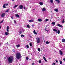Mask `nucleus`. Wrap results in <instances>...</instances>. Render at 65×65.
<instances>
[{
	"label": "nucleus",
	"instance_id": "f257e3e1",
	"mask_svg": "<svg viewBox=\"0 0 65 65\" xmlns=\"http://www.w3.org/2000/svg\"><path fill=\"white\" fill-rule=\"evenodd\" d=\"M16 58L17 59H19L20 58H22L21 54L20 52L17 53L16 54Z\"/></svg>",
	"mask_w": 65,
	"mask_h": 65
},
{
	"label": "nucleus",
	"instance_id": "f03ea898",
	"mask_svg": "<svg viewBox=\"0 0 65 65\" xmlns=\"http://www.w3.org/2000/svg\"><path fill=\"white\" fill-rule=\"evenodd\" d=\"M13 60V57H10L8 58V61L9 63H11L12 62Z\"/></svg>",
	"mask_w": 65,
	"mask_h": 65
},
{
	"label": "nucleus",
	"instance_id": "7ed1b4c3",
	"mask_svg": "<svg viewBox=\"0 0 65 65\" xmlns=\"http://www.w3.org/2000/svg\"><path fill=\"white\" fill-rule=\"evenodd\" d=\"M37 39V42L38 43H40V39L39 38H36Z\"/></svg>",
	"mask_w": 65,
	"mask_h": 65
},
{
	"label": "nucleus",
	"instance_id": "20e7f679",
	"mask_svg": "<svg viewBox=\"0 0 65 65\" xmlns=\"http://www.w3.org/2000/svg\"><path fill=\"white\" fill-rule=\"evenodd\" d=\"M57 26H59V27H61V28H63V26L59 24H57Z\"/></svg>",
	"mask_w": 65,
	"mask_h": 65
},
{
	"label": "nucleus",
	"instance_id": "39448f33",
	"mask_svg": "<svg viewBox=\"0 0 65 65\" xmlns=\"http://www.w3.org/2000/svg\"><path fill=\"white\" fill-rule=\"evenodd\" d=\"M59 54L60 55H63V52L61 50H59Z\"/></svg>",
	"mask_w": 65,
	"mask_h": 65
},
{
	"label": "nucleus",
	"instance_id": "423d86ee",
	"mask_svg": "<svg viewBox=\"0 0 65 65\" xmlns=\"http://www.w3.org/2000/svg\"><path fill=\"white\" fill-rule=\"evenodd\" d=\"M19 8L20 9H22L23 7V6L22 5H21L19 6Z\"/></svg>",
	"mask_w": 65,
	"mask_h": 65
},
{
	"label": "nucleus",
	"instance_id": "0eeeda50",
	"mask_svg": "<svg viewBox=\"0 0 65 65\" xmlns=\"http://www.w3.org/2000/svg\"><path fill=\"white\" fill-rule=\"evenodd\" d=\"M39 4L40 5H42L43 4V3H42V2H40Z\"/></svg>",
	"mask_w": 65,
	"mask_h": 65
},
{
	"label": "nucleus",
	"instance_id": "6e6552de",
	"mask_svg": "<svg viewBox=\"0 0 65 65\" xmlns=\"http://www.w3.org/2000/svg\"><path fill=\"white\" fill-rule=\"evenodd\" d=\"M1 16L2 17H4V16H5V13H3L2 14Z\"/></svg>",
	"mask_w": 65,
	"mask_h": 65
},
{
	"label": "nucleus",
	"instance_id": "1a4fd4ad",
	"mask_svg": "<svg viewBox=\"0 0 65 65\" xmlns=\"http://www.w3.org/2000/svg\"><path fill=\"white\" fill-rule=\"evenodd\" d=\"M54 11L57 12L58 11V9H54Z\"/></svg>",
	"mask_w": 65,
	"mask_h": 65
},
{
	"label": "nucleus",
	"instance_id": "9d476101",
	"mask_svg": "<svg viewBox=\"0 0 65 65\" xmlns=\"http://www.w3.org/2000/svg\"><path fill=\"white\" fill-rule=\"evenodd\" d=\"M9 26H7V32H9Z\"/></svg>",
	"mask_w": 65,
	"mask_h": 65
},
{
	"label": "nucleus",
	"instance_id": "9b49d317",
	"mask_svg": "<svg viewBox=\"0 0 65 65\" xmlns=\"http://www.w3.org/2000/svg\"><path fill=\"white\" fill-rule=\"evenodd\" d=\"M15 15L16 17H17V18H20V16L18 14H16Z\"/></svg>",
	"mask_w": 65,
	"mask_h": 65
},
{
	"label": "nucleus",
	"instance_id": "f8f14e48",
	"mask_svg": "<svg viewBox=\"0 0 65 65\" xmlns=\"http://www.w3.org/2000/svg\"><path fill=\"white\" fill-rule=\"evenodd\" d=\"M53 31L54 32H56V33H57V30H56V29H53Z\"/></svg>",
	"mask_w": 65,
	"mask_h": 65
},
{
	"label": "nucleus",
	"instance_id": "ddd939ff",
	"mask_svg": "<svg viewBox=\"0 0 65 65\" xmlns=\"http://www.w3.org/2000/svg\"><path fill=\"white\" fill-rule=\"evenodd\" d=\"M58 3H59L60 2V0H55Z\"/></svg>",
	"mask_w": 65,
	"mask_h": 65
},
{
	"label": "nucleus",
	"instance_id": "4468645a",
	"mask_svg": "<svg viewBox=\"0 0 65 65\" xmlns=\"http://www.w3.org/2000/svg\"><path fill=\"white\" fill-rule=\"evenodd\" d=\"M42 10L43 11H45V10H46V9H45V8H44L42 9Z\"/></svg>",
	"mask_w": 65,
	"mask_h": 65
},
{
	"label": "nucleus",
	"instance_id": "2eb2a0df",
	"mask_svg": "<svg viewBox=\"0 0 65 65\" xmlns=\"http://www.w3.org/2000/svg\"><path fill=\"white\" fill-rule=\"evenodd\" d=\"M16 46L17 48L19 47H20V44H18V45H17Z\"/></svg>",
	"mask_w": 65,
	"mask_h": 65
},
{
	"label": "nucleus",
	"instance_id": "dca6fc26",
	"mask_svg": "<svg viewBox=\"0 0 65 65\" xmlns=\"http://www.w3.org/2000/svg\"><path fill=\"white\" fill-rule=\"evenodd\" d=\"M33 33L35 34H37V33L35 32V30L34 31Z\"/></svg>",
	"mask_w": 65,
	"mask_h": 65
},
{
	"label": "nucleus",
	"instance_id": "f3484780",
	"mask_svg": "<svg viewBox=\"0 0 65 65\" xmlns=\"http://www.w3.org/2000/svg\"><path fill=\"white\" fill-rule=\"evenodd\" d=\"M5 35H8V34H9V33L7 32H5Z\"/></svg>",
	"mask_w": 65,
	"mask_h": 65
},
{
	"label": "nucleus",
	"instance_id": "a211bd4d",
	"mask_svg": "<svg viewBox=\"0 0 65 65\" xmlns=\"http://www.w3.org/2000/svg\"><path fill=\"white\" fill-rule=\"evenodd\" d=\"M62 41L63 42H65V39H63L62 40Z\"/></svg>",
	"mask_w": 65,
	"mask_h": 65
},
{
	"label": "nucleus",
	"instance_id": "6ab92c4d",
	"mask_svg": "<svg viewBox=\"0 0 65 65\" xmlns=\"http://www.w3.org/2000/svg\"><path fill=\"white\" fill-rule=\"evenodd\" d=\"M38 20L39 22H41V21H42V20L40 19H38Z\"/></svg>",
	"mask_w": 65,
	"mask_h": 65
},
{
	"label": "nucleus",
	"instance_id": "aec40b11",
	"mask_svg": "<svg viewBox=\"0 0 65 65\" xmlns=\"http://www.w3.org/2000/svg\"><path fill=\"white\" fill-rule=\"evenodd\" d=\"M29 22H32L33 21V20H30L28 21Z\"/></svg>",
	"mask_w": 65,
	"mask_h": 65
},
{
	"label": "nucleus",
	"instance_id": "412c9836",
	"mask_svg": "<svg viewBox=\"0 0 65 65\" xmlns=\"http://www.w3.org/2000/svg\"><path fill=\"white\" fill-rule=\"evenodd\" d=\"M50 1L51 2V3H53V0H50Z\"/></svg>",
	"mask_w": 65,
	"mask_h": 65
},
{
	"label": "nucleus",
	"instance_id": "4be33fe9",
	"mask_svg": "<svg viewBox=\"0 0 65 65\" xmlns=\"http://www.w3.org/2000/svg\"><path fill=\"white\" fill-rule=\"evenodd\" d=\"M21 37H25V36L24 35H21Z\"/></svg>",
	"mask_w": 65,
	"mask_h": 65
},
{
	"label": "nucleus",
	"instance_id": "5701e85b",
	"mask_svg": "<svg viewBox=\"0 0 65 65\" xmlns=\"http://www.w3.org/2000/svg\"><path fill=\"white\" fill-rule=\"evenodd\" d=\"M46 43L47 44H49L50 43V42H48V41H46Z\"/></svg>",
	"mask_w": 65,
	"mask_h": 65
},
{
	"label": "nucleus",
	"instance_id": "b1692460",
	"mask_svg": "<svg viewBox=\"0 0 65 65\" xmlns=\"http://www.w3.org/2000/svg\"><path fill=\"white\" fill-rule=\"evenodd\" d=\"M9 10V9H8L6 11V12H8Z\"/></svg>",
	"mask_w": 65,
	"mask_h": 65
},
{
	"label": "nucleus",
	"instance_id": "393cba45",
	"mask_svg": "<svg viewBox=\"0 0 65 65\" xmlns=\"http://www.w3.org/2000/svg\"><path fill=\"white\" fill-rule=\"evenodd\" d=\"M60 30H58L57 31V33H58V34H60Z\"/></svg>",
	"mask_w": 65,
	"mask_h": 65
},
{
	"label": "nucleus",
	"instance_id": "a878e982",
	"mask_svg": "<svg viewBox=\"0 0 65 65\" xmlns=\"http://www.w3.org/2000/svg\"><path fill=\"white\" fill-rule=\"evenodd\" d=\"M59 62L60 64H63V62H62V61H60Z\"/></svg>",
	"mask_w": 65,
	"mask_h": 65
},
{
	"label": "nucleus",
	"instance_id": "bb28decb",
	"mask_svg": "<svg viewBox=\"0 0 65 65\" xmlns=\"http://www.w3.org/2000/svg\"><path fill=\"white\" fill-rule=\"evenodd\" d=\"M26 47H27V48H29V46L28 45H27Z\"/></svg>",
	"mask_w": 65,
	"mask_h": 65
},
{
	"label": "nucleus",
	"instance_id": "cd10ccee",
	"mask_svg": "<svg viewBox=\"0 0 65 65\" xmlns=\"http://www.w3.org/2000/svg\"><path fill=\"white\" fill-rule=\"evenodd\" d=\"M65 22V19H64L62 21V23H64Z\"/></svg>",
	"mask_w": 65,
	"mask_h": 65
},
{
	"label": "nucleus",
	"instance_id": "c85d7f7f",
	"mask_svg": "<svg viewBox=\"0 0 65 65\" xmlns=\"http://www.w3.org/2000/svg\"><path fill=\"white\" fill-rule=\"evenodd\" d=\"M27 26L28 28H30V26H29V25H27Z\"/></svg>",
	"mask_w": 65,
	"mask_h": 65
},
{
	"label": "nucleus",
	"instance_id": "c756f323",
	"mask_svg": "<svg viewBox=\"0 0 65 65\" xmlns=\"http://www.w3.org/2000/svg\"><path fill=\"white\" fill-rule=\"evenodd\" d=\"M3 21H4V20H3L1 21L0 22V24H1V23H2L3 22Z\"/></svg>",
	"mask_w": 65,
	"mask_h": 65
},
{
	"label": "nucleus",
	"instance_id": "7c9ffc66",
	"mask_svg": "<svg viewBox=\"0 0 65 65\" xmlns=\"http://www.w3.org/2000/svg\"><path fill=\"white\" fill-rule=\"evenodd\" d=\"M18 5H15L13 7L14 8H15V7H17V6H18Z\"/></svg>",
	"mask_w": 65,
	"mask_h": 65
},
{
	"label": "nucleus",
	"instance_id": "2f4dec72",
	"mask_svg": "<svg viewBox=\"0 0 65 65\" xmlns=\"http://www.w3.org/2000/svg\"><path fill=\"white\" fill-rule=\"evenodd\" d=\"M52 24H53V25H55V23L54 22H52Z\"/></svg>",
	"mask_w": 65,
	"mask_h": 65
},
{
	"label": "nucleus",
	"instance_id": "473e14b6",
	"mask_svg": "<svg viewBox=\"0 0 65 65\" xmlns=\"http://www.w3.org/2000/svg\"><path fill=\"white\" fill-rule=\"evenodd\" d=\"M5 4H4V5H3V8H6V7L5 6Z\"/></svg>",
	"mask_w": 65,
	"mask_h": 65
},
{
	"label": "nucleus",
	"instance_id": "72a5a7b5",
	"mask_svg": "<svg viewBox=\"0 0 65 65\" xmlns=\"http://www.w3.org/2000/svg\"><path fill=\"white\" fill-rule=\"evenodd\" d=\"M38 51H39V52H40V48H38Z\"/></svg>",
	"mask_w": 65,
	"mask_h": 65
},
{
	"label": "nucleus",
	"instance_id": "f704fd0d",
	"mask_svg": "<svg viewBox=\"0 0 65 65\" xmlns=\"http://www.w3.org/2000/svg\"><path fill=\"white\" fill-rule=\"evenodd\" d=\"M41 60H39V63H41Z\"/></svg>",
	"mask_w": 65,
	"mask_h": 65
},
{
	"label": "nucleus",
	"instance_id": "c9c22d12",
	"mask_svg": "<svg viewBox=\"0 0 65 65\" xmlns=\"http://www.w3.org/2000/svg\"><path fill=\"white\" fill-rule=\"evenodd\" d=\"M45 21L46 22H47V21H48V19H45Z\"/></svg>",
	"mask_w": 65,
	"mask_h": 65
},
{
	"label": "nucleus",
	"instance_id": "e433bc0d",
	"mask_svg": "<svg viewBox=\"0 0 65 65\" xmlns=\"http://www.w3.org/2000/svg\"><path fill=\"white\" fill-rule=\"evenodd\" d=\"M8 5V3L6 4H5V6H7Z\"/></svg>",
	"mask_w": 65,
	"mask_h": 65
},
{
	"label": "nucleus",
	"instance_id": "4c0bfd02",
	"mask_svg": "<svg viewBox=\"0 0 65 65\" xmlns=\"http://www.w3.org/2000/svg\"><path fill=\"white\" fill-rule=\"evenodd\" d=\"M26 60H28L29 59V57H26Z\"/></svg>",
	"mask_w": 65,
	"mask_h": 65
},
{
	"label": "nucleus",
	"instance_id": "58836bf2",
	"mask_svg": "<svg viewBox=\"0 0 65 65\" xmlns=\"http://www.w3.org/2000/svg\"><path fill=\"white\" fill-rule=\"evenodd\" d=\"M29 44H30V46H32V43H30Z\"/></svg>",
	"mask_w": 65,
	"mask_h": 65
},
{
	"label": "nucleus",
	"instance_id": "ea45409f",
	"mask_svg": "<svg viewBox=\"0 0 65 65\" xmlns=\"http://www.w3.org/2000/svg\"><path fill=\"white\" fill-rule=\"evenodd\" d=\"M43 59H44V60H45V59H46V58L44 56L43 57Z\"/></svg>",
	"mask_w": 65,
	"mask_h": 65
},
{
	"label": "nucleus",
	"instance_id": "a19ab883",
	"mask_svg": "<svg viewBox=\"0 0 65 65\" xmlns=\"http://www.w3.org/2000/svg\"><path fill=\"white\" fill-rule=\"evenodd\" d=\"M22 32H24L25 31V29H23L22 30Z\"/></svg>",
	"mask_w": 65,
	"mask_h": 65
},
{
	"label": "nucleus",
	"instance_id": "79ce46f5",
	"mask_svg": "<svg viewBox=\"0 0 65 65\" xmlns=\"http://www.w3.org/2000/svg\"><path fill=\"white\" fill-rule=\"evenodd\" d=\"M52 65H55V63H53V64H52Z\"/></svg>",
	"mask_w": 65,
	"mask_h": 65
},
{
	"label": "nucleus",
	"instance_id": "37998d69",
	"mask_svg": "<svg viewBox=\"0 0 65 65\" xmlns=\"http://www.w3.org/2000/svg\"><path fill=\"white\" fill-rule=\"evenodd\" d=\"M11 18L12 19H13V16H11Z\"/></svg>",
	"mask_w": 65,
	"mask_h": 65
},
{
	"label": "nucleus",
	"instance_id": "c03bdc74",
	"mask_svg": "<svg viewBox=\"0 0 65 65\" xmlns=\"http://www.w3.org/2000/svg\"><path fill=\"white\" fill-rule=\"evenodd\" d=\"M12 51H13V52H14H14H15V50H14V49H13L12 50Z\"/></svg>",
	"mask_w": 65,
	"mask_h": 65
},
{
	"label": "nucleus",
	"instance_id": "a18cd8bd",
	"mask_svg": "<svg viewBox=\"0 0 65 65\" xmlns=\"http://www.w3.org/2000/svg\"><path fill=\"white\" fill-rule=\"evenodd\" d=\"M44 60H45V61L46 62H47V60H46V59H45Z\"/></svg>",
	"mask_w": 65,
	"mask_h": 65
},
{
	"label": "nucleus",
	"instance_id": "49530a36",
	"mask_svg": "<svg viewBox=\"0 0 65 65\" xmlns=\"http://www.w3.org/2000/svg\"><path fill=\"white\" fill-rule=\"evenodd\" d=\"M14 22L15 23H15H16V21H15V20H14Z\"/></svg>",
	"mask_w": 65,
	"mask_h": 65
},
{
	"label": "nucleus",
	"instance_id": "de8ad7c7",
	"mask_svg": "<svg viewBox=\"0 0 65 65\" xmlns=\"http://www.w3.org/2000/svg\"><path fill=\"white\" fill-rule=\"evenodd\" d=\"M23 8H24V9H26V8H25V7H23Z\"/></svg>",
	"mask_w": 65,
	"mask_h": 65
},
{
	"label": "nucleus",
	"instance_id": "09e8293b",
	"mask_svg": "<svg viewBox=\"0 0 65 65\" xmlns=\"http://www.w3.org/2000/svg\"><path fill=\"white\" fill-rule=\"evenodd\" d=\"M22 31H21L19 33L20 34H21V33H22Z\"/></svg>",
	"mask_w": 65,
	"mask_h": 65
},
{
	"label": "nucleus",
	"instance_id": "8fccbe9b",
	"mask_svg": "<svg viewBox=\"0 0 65 65\" xmlns=\"http://www.w3.org/2000/svg\"><path fill=\"white\" fill-rule=\"evenodd\" d=\"M56 63H58V61H57V60H56Z\"/></svg>",
	"mask_w": 65,
	"mask_h": 65
},
{
	"label": "nucleus",
	"instance_id": "3c124183",
	"mask_svg": "<svg viewBox=\"0 0 65 65\" xmlns=\"http://www.w3.org/2000/svg\"><path fill=\"white\" fill-rule=\"evenodd\" d=\"M46 31H47L48 32V30H46Z\"/></svg>",
	"mask_w": 65,
	"mask_h": 65
},
{
	"label": "nucleus",
	"instance_id": "603ef678",
	"mask_svg": "<svg viewBox=\"0 0 65 65\" xmlns=\"http://www.w3.org/2000/svg\"><path fill=\"white\" fill-rule=\"evenodd\" d=\"M45 31H46V28L45 29Z\"/></svg>",
	"mask_w": 65,
	"mask_h": 65
},
{
	"label": "nucleus",
	"instance_id": "864d4df0",
	"mask_svg": "<svg viewBox=\"0 0 65 65\" xmlns=\"http://www.w3.org/2000/svg\"><path fill=\"white\" fill-rule=\"evenodd\" d=\"M32 27H34V25L33 24L32 25Z\"/></svg>",
	"mask_w": 65,
	"mask_h": 65
},
{
	"label": "nucleus",
	"instance_id": "5fc2aeb1",
	"mask_svg": "<svg viewBox=\"0 0 65 65\" xmlns=\"http://www.w3.org/2000/svg\"><path fill=\"white\" fill-rule=\"evenodd\" d=\"M63 60H64V61H65V58H64L63 59Z\"/></svg>",
	"mask_w": 65,
	"mask_h": 65
},
{
	"label": "nucleus",
	"instance_id": "6e6d98bb",
	"mask_svg": "<svg viewBox=\"0 0 65 65\" xmlns=\"http://www.w3.org/2000/svg\"><path fill=\"white\" fill-rule=\"evenodd\" d=\"M34 63H32V65H34Z\"/></svg>",
	"mask_w": 65,
	"mask_h": 65
},
{
	"label": "nucleus",
	"instance_id": "4d7b16f0",
	"mask_svg": "<svg viewBox=\"0 0 65 65\" xmlns=\"http://www.w3.org/2000/svg\"><path fill=\"white\" fill-rule=\"evenodd\" d=\"M17 12V11H15V12Z\"/></svg>",
	"mask_w": 65,
	"mask_h": 65
},
{
	"label": "nucleus",
	"instance_id": "13d9d810",
	"mask_svg": "<svg viewBox=\"0 0 65 65\" xmlns=\"http://www.w3.org/2000/svg\"><path fill=\"white\" fill-rule=\"evenodd\" d=\"M7 44H8V42H7L6 43Z\"/></svg>",
	"mask_w": 65,
	"mask_h": 65
},
{
	"label": "nucleus",
	"instance_id": "bf43d9fd",
	"mask_svg": "<svg viewBox=\"0 0 65 65\" xmlns=\"http://www.w3.org/2000/svg\"><path fill=\"white\" fill-rule=\"evenodd\" d=\"M31 60V59H29V60Z\"/></svg>",
	"mask_w": 65,
	"mask_h": 65
},
{
	"label": "nucleus",
	"instance_id": "052dcab7",
	"mask_svg": "<svg viewBox=\"0 0 65 65\" xmlns=\"http://www.w3.org/2000/svg\"><path fill=\"white\" fill-rule=\"evenodd\" d=\"M15 0H12V1H14Z\"/></svg>",
	"mask_w": 65,
	"mask_h": 65
},
{
	"label": "nucleus",
	"instance_id": "680f3d73",
	"mask_svg": "<svg viewBox=\"0 0 65 65\" xmlns=\"http://www.w3.org/2000/svg\"><path fill=\"white\" fill-rule=\"evenodd\" d=\"M49 59H51V58H49Z\"/></svg>",
	"mask_w": 65,
	"mask_h": 65
},
{
	"label": "nucleus",
	"instance_id": "e2e57ef3",
	"mask_svg": "<svg viewBox=\"0 0 65 65\" xmlns=\"http://www.w3.org/2000/svg\"><path fill=\"white\" fill-rule=\"evenodd\" d=\"M1 28V26H0V29Z\"/></svg>",
	"mask_w": 65,
	"mask_h": 65
},
{
	"label": "nucleus",
	"instance_id": "0e129e2a",
	"mask_svg": "<svg viewBox=\"0 0 65 65\" xmlns=\"http://www.w3.org/2000/svg\"><path fill=\"white\" fill-rule=\"evenodd\" d=\"M47 27V26H46V27Z\"/></svg>",
	"mask_w": 65,
	"mask_h": 65
},
{
	"label": "nucleus",
	"instance_id": "69168bd1",
	"mask_svg": "<svg viewBox=\"0 0 65 65\" xmlns=\"http://www.w3.org/2000/svg\"><path fill=\"white\" fill-rule=\"evenodd\" d=\"M33 10H34V9H33Z\"/></svg>",
	"mask_w": 65,
	"mask_h": 65
},
{
	"label": "nucleus",
	"instance_id": "338daca9",
	"mask_svg": "<svg viewBox=\"0 0 65 65\" xmlns=\"http://www.w3.org/2000/svg\"><path fill=\"white\" fill-rule=\"evenodd\" d=\"M0 44H1V43H0Z\"/></svg>",
	"mask_w": 65,
	"mask_h": 65
}]
</instances>
